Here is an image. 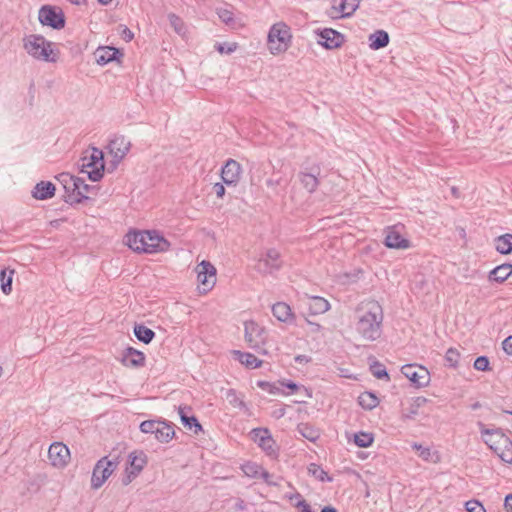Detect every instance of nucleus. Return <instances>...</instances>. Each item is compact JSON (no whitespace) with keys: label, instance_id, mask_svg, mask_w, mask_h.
<instances>
[{"label":"nucleus","instance_id":"nucleus-1","mask_svg":"<svg viewBox=\"0 0 512 512\" xmlns=\"http://www.w3.org/2000/svg\"><path fill=\"white\" fill-rule=\"evenodd\" d=\"M355 323L357 333L367 341H376L382 335L383 309L378 302L371 301L357 310Z\"/></svg>","mask_w":512,"mask_h":512},{"label":"nucleus","instance_id":"nucleus-2","mask_svg":"<svg viewBox=\"0 0 512 512\" xmlns=\"http://www.w3.org/2000/svg\"><path fill=\"white\" fill-rule=\"evenodd\" d=\"M54 43L40 34H30L23 38V48L34 59L54 63L58 56L54 51Z\"/></svg>","mask_w":512,"mask_h":512},{"label":"nucleus","instance_id":"nucleus-3","mask_svg":"<svg viewBox=\"0 0 512 512\" xmlns=\"http://www.w3.org/2000/svg\"><path fill=\"white\" fill-rule=\"evenodd\" d=\"M481 434L488 447L506 463H512V441L502 429L482 428Z\"/></svg>","mask_w":512,"mask_h":512},{"label":"nucleus","instance_id":"nucleus-4","mask_svg":"<svg viewBox=\"0 0 512 512\" xmlns=\"http://www.w3.org/2000/svg\"><path fill=\"white\" fill-rule=\"evenodd\" d=\"M292 35L290 28L284 22L275 23L268 33V43L272 54H278L288 49Z\"/></svg>","mask_w":512,"mask_h":512},{"label":"nucleus","instance_id":"nucleus-5","mask_svg":"<svg viewBox=\"0 0 512 512\" xmlns=\"http://www.w3.org/2000/svg\"><path fill=\"white\" fill-rule=\"evenodd\" d=\"M104 167V154L98 148H93L89 156L81 158V172L87 173L88 178L93 182L103 177Z\"/></svg>","mask_w":512,"mask_h":512},{"label":"nucleus","instance_id":"nucleus-6","mask_svg":"<svg viewBox=\"0 0 512 512\" xmlns=\"http://www.w3.org/2000/svg\"><path fill=\"white\" fill-rule=\"evenodd\" d=\"M143 433L154 434L155 438L162 443L169 442L175 435L173 425L165 420H146L140 424Z\"/></svg>","mask_w":512,"mask_h":512},{"label":"nucleus","instance_id":"nucleus-7","mask_svg":"<svg viewBox=\"0 0 512 512\" xmlns=\"http://www.w3.org/2000/svg\"><path fill=\"white\" fill-rule=\"evenodd\" d=\"M117 465V461L109 460L108 457H102L98 460L92 472L91 487L99 489L115 471Z\"/></svg>","mask_w":512,"mask_h":512},{"label":"nucleus","instance_id":"nucleus-8","mask_svg":"<svg viewBox=\"0 0 512 512\" xmlns=\"http://www.w3.org/2000/svg\"><path fill=\"white\" fill-rule=\"evenodd\" d=\"M251 439L273 459L278 457V448L270 431L267 428H254L250 432Z\"/></svg>","mask_w":512,"mask_h":512},{"label":"nucleus","instance_id":"nucleus-9","mask_svg":"<svg viewBox=\"0 0 512 512\" xmlns=\"http://www.w3.org/2000/svg\"><path fill=\"white\" fill-rule=\"evenodd\" d=\"M38 19L42 25L56 30L64 28L66 22L62 10L50 5H44L40 8Z\"/></svg>","mask_w":512,"mask_h":512},{"label":"nucleus","instance_id":"nucleus-10","mask_svg":"<svg viewBox=\"0 0 512 512\" xmlns=\"http://www.w3.org/2000/svg\"><path fill=\"white\" fill-rule=\"evenodd\" d=\"M282 265L283 260L280 252L275 248H271L259 258L255 268L261 274H272L280 270Z\"/></svg>","mask_w":512,"mask_h":512},{"label":"nucleus","instance_id":"nucleus-11","mask_svg":"<svg viewBox=\"0 0 512 512\" xmlns=\"http://www.w3.org/2000/svg\"><path fill=\"white\" fill-rule=\"evenodd\" d=\"M245 340L249 347L260 352L261 347L265 344L267 332L264 327L260 326L255 321H246L244 323Z\"/></svg>","mask_w":512,"mask_h":512},{"label":"nucleus","instance_id":"nucleus-12","mask_svg":"<svg viewBox=\"0 0 512 512\" xmlns=\"http://www.w3.org/2000/svg\"><path fill=\"white\" fill-rule=\"evenodd\" d=\"M401 373L411 381L416 388L426 387L430 382V373L427 368L417 364H406Z\"/></svg>","mask_w":512,"mask_h":512},{"label":"nucleus","instance_id":"nucleus-13","mask_svg":"<svg viewBox=\"0 0 512 512\" xmlns=\"http://www.w3.org/2000/svg\"><path fill=\"white\" fill-rule=\"evenodd\" d=\"M403 225L389 226L385 230L384 244L392 249H407L410 241L402 236Z\"/></svg>","mask_w":512,"mask_h":512},{"label":"nucleus","instance_id":"nucleus-14","mask_svg":"<svg viewBox=\"0 0 512 512\" xmlns=\"http://www.w3.org/2000/svg\"><path fill=\"white\" fill-rule=\"evenodd\" d=\"M50 464L56 468H64L70 460L69 448L62 442H54L48 449Z\"/></svg>","mask_w":512,"mask_h":512},{"label":"nucleus","instance_id":"nucleus-15","mask_svg":"<svg viewBox=\"0 0 512 512\" xmlns=\"http://www.w3.org/2000/svg\"><path fill=\"white\" fill-rule=\"evenodd\" d=\"M321 168L318 164L313 165L309 170H301L298 173V179L302 187L309 193L317 190L320 184Z\"/></svg>","mask_w":512,"mask_h":512},{"label":"nucleus","instance_id":"nucleus-16","mask_svg":"<svg viewBox=\"0 0 512 512\" xmlns=\"http://www.w3.org/2000/svg\"><path fill=\"white\" fill-rule=\"evenodd\" d=\"M197 280L203 286L204 291L212 289L216 282V268L206 260L198 264Z\"/></svg>","mask_w":512,"mask_h":512},{"label":"nucleus","instance_id":"nucleus-17","mask_svg":"<svg viewBox=\"0 0 512 512\" xmlns=\"http://www.w3.org/2000/svg\"><path fill=\"white\" fill-rule=\"evenodd\" d=\"M146 253L153 254L165 252L170 248L169 241L155 230L146 231Z\"/></svg>","mask_w":512,"mask_h":512},{"label":"nucleus","instance_id":"nucleus-18","mask_svg":"<svg viewBox=\"0 0 512 512\" xmlns=\"http://www.w3.org/2000/svg\"><path fill=\"white\" fill-rule=\"evenodd\" d=\"M318 35L320 37L319 44L329 50L339 48L344 43V35L332 28H325Z\"/></svg>","mask_w":512,"mask_h":512},{"label":"nucleus","instance_id":"nucleus-19","mask_svg":"<svg viewBox=\"0 0 512 512\" xmlns=\"http://www.w3.org/2000/svg\"><path fill=\"white\" fill-rule=\"evenodd\" d=\"M241 165L234 159H229L222 167L221 178L226 185H236L240 180Z\"/></svg>","mask_w":512,"mask_h":512},{"label":"nucleus","instance_id":"nucleus-20","mask_svg":"<svg viewBox=\"0 0 512 512\" xmlns=\"http://www.w3.org/2000/svg\"><path fill=\"white\" fill-rule=\"evenodd\" d=\"M130 142L124 136H116L108 144L110 154L113 155L115 161L120 162L130 150Z\"/></svg>","mask_w":512,"mask_h":512},{"label":"nucleus","instance_id":"nucleus-21","mask_svg":"<svg viewBox=\"0 0 512 512\" xmlns=\"http://www.w3.org/2000/svg\"><path fill=\"white\" fill-rule=\"evenodd\" d=\"M121 362L126 367L139 368L145 365V355L143 352L127 347L122 354Z\"/></svg>","mask_w":512,"mask_h":512},{"label":"nucleus","instance_id":"nucleus-22","mask_svg":"<svg viewBox=\"0 0 512 512\" xmlns=\"http://www.w3.org/2000/svg\"><path fill=\"white\" fill-rule=\"evenodd\" d=\"M124 239L125 244L133 251L146 253V231H130Z\"/></svg>","mask_w":512,"mask_h":512},{"label":"nucleus","instance_id":"nucleus-23","mask_svg":"<svg viewBox=\"0 0 512 512\" xmlns=\"http://www.w3.org/2000/svg\"><path fill=\"white\" fill-rule=\"evenodd\" d=\"M94 55L96 63L101 66H104L114 60H118V58L121 57L123 54L117 48L105 46L99 47L95 51Z\"/></svg>","mask_w":512,"mask_h":512},{"label":"nucleus","instance_id":"nucleus-24","mask_svg":"<svg viewBox=\"0 0 512 512\" xmlns=\"http://www.w3.org/2000/svg\"><path fill=\"white\" fill-rule=\"evenodd\" d=\"M272 314L280 322L291 324L295 321V314L285 302H277L272 305Z\"/></svg>","mask_w":512,"mask_h":512},{"label":"nucleus","instance_id":"nucleus-25","mask_svg":"<svg viewBox=\"0 0 512 512\" xmlns=\"http://www.w3.org/2000/svg\"><path fill=\"white\" fill-rule=\"evenodd\" d=\"M129 459L131 470L127 472V477L126 479L123 480V483L125 485L129 484L131 482V479L137 476L146 464V456L143 452H141L139 455L131 453L129 455Z\"/></svg>","mask_w":512,"mask_h":512},{"label":"nucleus","instance_id":"nucleus-26","mask_svg":"<svg viewBox=\"0 0 512 512\" xmlns=\"http://www.w3.org/2000/svg\"><path fill=\"white\" fill-rule=\"evenodd\" d=\"M55 194V185L50 181L37 183L32 191V196L37 200L52 198Z\"/></svg>","mask_w":512,"mask_h":512},{"label":"nucleus","instance_id":"nucleus-27","mask_svg":"<svg viewBox=\"0 0 512 512\" xmlns=\"http://www.w3.org/2000/svg\"><path fill=\"white\" fill-rule=\"evenodd\" d=\"M77 180L78 177L75 176L63 187L65 190L64 201L70 205L81 203V196H79L80 193L77 191V189H79Z\"/></svg>","mask_w":512,"mask_h":512},{"label":"nucleus","instance_id":"nucleus-28","mask_svg":"<svg viewBox=\"0 0 512 512\" xmlns=\"http://www.w3.org/2000/svg\"><path fill=\"white\" fill-rule=\"evenodd\" d=\"M429 400L425 397L418 396L412 399L410 405L402 412V419H414L419 413V409L425 406Z\"/></svg>","mask_w":512,"mask_h":512},{"label":"nucleus","instance_id":"nucleus-29","mask_svg":"<svg viewBox=\"0 0 512 512\" xmlns=\"http://www.w3.org/2000/svg\"><path fill=\"white\" fill-rule=\"evenodd\" d=\"M389 34L384 30H377L369 35V47L372 50L385 48L389 44Z\"/></svg>","mask_w":512,"mask_h":512},{"label":"nucleus","instance_id":"nucleus-30","mask_svg":"<svg viewBox=\"0 0 512 512\" xmlns=\"http://www.w3.org/2000/svg\"><path fill=\"white\" fill-rule=\"evenodd\" d=\"M512 274V264L504 263L497 267L489 273V280L495 281L498 283L504 282L510 275Z\"/></svg>","mask_w":512,"mask_h":512},{"label":"nucleus","instance_id":"nucleus-31","mask_svg":"<svg viewBox=\"0 0 512 512\" xmlns=\"http://www.w3.org/2000/svg\"><path fill=\"white\" fill-rule=\"evenodd\" d=\"M236 359L247 368L255 369L261 366L262 361L259 360L254 354L248 352L234 351Z\"/></svg>","mask_w":512,"mask_h":512},{"label":"nucleus","instance_id":"nucleus-32","mask_svg":"<svg viewBox=\"0 0 512 512\" xmlns=\"http://www.w3.org/2000/svg\"><path fill=\"white\" fill-rule=\"evenodd\" d=\"M179 415H180L181 422L184 425V427H186L190 430L194 429L195 434H198L200 431H202V426L199 423L198 419L194 415L189 416L186 413V408L180 407Z\"/></svg>","mask_w":512,"mask_h":512},{"label":"nucleus","instance_id":"nucleus-33","mask_svg":"<svg viewBox=\"0 0 512 512\" xmlns=\"http://www.w3.org/2000/svg\"><path fill=\"white\" fill-rule=\"evenodd\" d=\"M495 249L500 254H510L512 252V234L498 236L494 240Z\"/></svg>","mask_w":512,"mask_h":512},{"label":"nucleus","instance_id":"nucleus-34","mask_svg":"<svg viewBox=\"0 0 512 512\" xmlns=\"http://www.w3.org/2000/svg\"><path fill=\"white\" fill-rule=\"evenodd\" d=\"M298 433L309 440L310 442H315L320 437L319 429L315 428L313 425L309 423H300L297 426Z\"/></svg>","mask_w":512,"mask_h":512},{"label":"nucleus","instance_id":"nucleus-35","mask_svg":"<svg viewBox=\"0 0 512 512\" xmlns=\"http://www.w3.org/2000/svg\"><path fill=\"white\" fill-rule=\"evenodd\" d=\"M134 335L139 341L149 344L154 339L155 332L143 324H136L134 326Z\"/></svg>","mask_w":512,"mask_h":512},{"label":"nucleus","instance_id":"nucleus-36","mask_svg":"<svg viewBox=\"0 0 512 512\" xmlns=\"http://www.w3.org/2000/svg\"><path fill=\"white\" fill-rule=\"evenodd\" d=\"M360 0H341L339 5V12L342 18L351 17L358 9Z\"/></svg>","mask_w":512,"mask_h":512},{"label":"nucleus","instance_id":"nucleus-37","mask_svg":"<svg viewBox=\"0 0 512 512\" xmlns=\"http://www.w3.org/2000/svg\"><path fill=\"white\" fill-rule=\"evenodd\" d=\"M412 448L419 451V457H421L424 461L437 463L440 459L437 452H433L430 448L423 447L421 444L416 442L412 444Z\"/></svg>","mask_w":512,"mask_h":512},{"label":"nucleus","instance_id":"nucleus-38","mask_svg":"<svg viewBox=\"0 0 512 512\" xmlns=\"http://www.w3.org/2000/svg\"><path fill=\"white\" fill-rule=\"evenodd\" d=\"M14 270L3 269L0 272L1 290L4 294L9 295L12 291Z\"/></svg>","mask_w":512,"mask_h":512},{"label":"nucleus","instance_id":"nucleus-39","mask_svg":"<svg viewBox=\"0 0 512 512\" xmlns=\"http://www.w3.org/2000/svg\"><path fill=\"white\" fill-rule=\"evenodd\" d=\"M308 473L321 482H332L333 478L318 464L311 463L308 466Z\"/></svg>","mask_w":512,"mask_h":512},{"label":"nucleus","instance_id":"nucleus-40","mask_svg":"<svg viewBox=\"0 0 512 512\" xmlns=\"http://www.w3.org/2000/svg\"><path fill=\"white\" fill-rule=\"evenodd\" d=\"M358 401H359V404L364 409H367V410H371V409L375 408L379 403V400L376 397V395L374 393L368 392V391L360 394Z\"/></svg>","mask_w":512,"mask_h":512},{"label":"nucleus","instance_id":"nucleus-41","mask_svg":"<svg viewBox=\"0 0 512 512\" xmlns=\"http://www.w3.org/2000/svg\"><path fill=\"white\" fill-rule=\"evenodd\" d=\"M310 308L312 309L313 313L321 314L327 312L330 309V303L323 297L314 296L311 298Z\"/></svg>","mask_w":512,"mask_h":512},{"label":"nucleus","instance_id":"nucleus-42","mask_svg":"<svg viewBox=\"0 0 512 512\" xmlns=\"http://www.w3.org/2000/svg\"><path fill=\"white\" fill-rule=\"evenodd\" d=\"M168 20L174 31L180 35L185 36L187 33V26L184 21L174 13L168 14Z\"/></svg>","mask_w":512,"mask_h":512},{"label":"nucleus","instance_id":"nucleus-43","mask_svg":"<svg viewBox=\"0 0 512 512\" xmlns=\"http://www.w3.org/2000/svg\"><path fill=\"white\" fill-rule=\"evenodd\" d=\"M262 466L255 462H246L241 466L243 473L249 478H259Z\"/></svg>","mask_w":512,"mask_h":512},{"label":"nucleus","instance_id":"nucleus-44","mask_svg":"<svg viewBox=\"0 0 512 512\" xmlns=\"http://www.w3.org/2000/svg\"><path fill=\"white\" fill-rule=\"evenodd\" d=\"M374 437L371 433L359 432L354 434V443L360 448H367L372 445Z\"/></svg>","mask_w":512,"mask_h":512},{"label":"nucleus","instance_id":"nucleus-45","mask_svg":"<svg viewBox=\"0 0 512 512\" xmlns=\"http://www.w3.org/2000/svg\"><path fill=\"white\" fill-rule=\"evenodd\" d=\"M370 372L377 379L386 378L387 380H389V375H388V372H387L385 366L377 360H373L370 363Z\"/></svg>","mask_w":512,"mask_h":512},{"label":"nucleus","instance_id":"nucleus-46","mask_svg":"<svg viewBox=\"0 0 512 512\" xmlns=\"http://www.w3.org/2000/svg\"><path fill=\"white\" fill-rule=\"evenodd\" d=\"M288 499L290 501L298 499V502H294L293 506L299 509L301 512H314L311 509V506L307 503V501L302 497V495L299 492L289 495Z\"/></svg>","mask_w":512,"mask_h":512},{"label":"nucleus","instance_id":"nucleus-47","mask_svg":"<svg viewBox=\"0 0 512 512\" xmlns=\"http://www.w3.org/2000/svg\"><path fill=\"white\" fill-rule=\"evenodd\" d=\"M460 358V353L455 348H449L445 354V361L450 367H457Z\"/></svg>","mask_w":512,"mask_h":512},{"label":"nucleus","instance_id":"nucleus-48","mask_svg":"<svg viewBox=\"0 0 512 512\" xmlns=\"http://www.w3.org/2000/svg\"><path fill=\"white\" fill-rule=\"evenodd\" d=\"M217 15L222 22L229 25L234 22L233 12L228 8H218Z\"/></svg>","mask_w":512,"mask_h":512},{"label":"nucleus","instance_id":"nucleus-49","mask_svg":"<svg viewBox=\"0 0 512 512\" xmlns=\"http://www.w3.org/2000/svg\"><path fill=\"white\" fill-rule=\"evenodd\" d=\"M467 512H486L485 507L478 500H469L465 503Z\"/></svg>","mask_w":512,"mask_h":512},{"label":"nucleus","instance_id":"nucleus-50","mask_svg":"<svg viewBox=\"0 0 512 512\" xmlns=\"http://www.w3.org/2000/svg\"><path fill=\"white\" fill-rule=\"evenodd\" d=\"M474 368L478 371L489 370V359L486 356H479L474 361Z\"/></svg>","mask_w":512,"mask_h":512},{"label":"nucleus","instance_id":"nucleus-51","mask_svg":"<svg viewBox=\"0 0 512 512\" xmlns=\"http://www.w3.org/2000/svg\"><path fill=\"white\" fill-rule=\"evenodd\" d=\"M77 186H79V189H77V191H79V193H80L79 196H81V203H82L84 200L88 199V197L86 196V193H88L90 191L91 187L85 183L84 179L79 178V177L77 180Z\"/></svg>","mask_w":512,"mask_h":512},{"label":"nucleus","instance_id":"nucleus-52","mask_svg":"<svg viewBox=\"0 0 512 512\" xmlns=\"http://www.w3.org/2000/svg\"><path fill=\"white\" fill-rule=\"evenodd\" d=\"M227 399L235 407H243L244 406V402L238 398L237 393L234 389L228 390Z\"/></svg>","mask_w":512,"mask_h":512},{"label":"nucleus","instance_id":"nucleus-53","mask_svg":"<svg viewBox=\"0 0 512 512\" xmlns=\"http://www.w3.org/2000/svg\"><path fill=\"white\" fill-rule=\"evenodd\" d=\"M257 385H258V387L269 392L270 394H277L280 391V389L278 387H276L274 384H271L270 382H267V381H258Z\"/></svg>","mask_w":512,"mask_h":512},{"label":"nucleus","instance_id":"nucleus-54","mask_svg":"<svg viewBox=\"0 0 512 512\" xmlns=\"http://www.w3.org/2000/svg\"><path fill=\"white\" fill-rule=\"evenodd\" d=\"M259 478L263 479L269 486H278V483L272 480V475L264 468H262Z\"/></svg>","mask_w":512,"mask_h":512},{"label":"nucleus","instance_id":"nucleus-55","mask_svg":"<svg viewBox=\"0 0 512 512\" xmlns=\"http://www.w3.org/2000/svg\"><path fill=\"white\" fill-rule=\"evenodd\" d=\"M75 176L71 175L70 173H66V172H63V173H60L56 179L58 180V182L64 187L67 185V183L72 180Z\"/></svg>","mask_w":512,"mask_h":512},{"label":"nucleus","instance_id":"nucleus-56","mask_svg":"<svg viewBox=\"0 0 512 512\" xmlns=\"http://www.w3.org/2000/svg\"><path fill=\"white\" fill-rule=\"evenodd\" d=\"M266 185L269 187V188H272L273 190L276 189L277 186H282L283 185V178L282 177H279V178H269L266 180Z\"/></svg>","mask_w":512,"mask_h":512},{"label":"nucleus","instance_id":"nucleus-57","mask_svg":"<svg viewBox=\"0 0 512 512\" xmlns=\"http://www.w3.org/2000/svg\"><path fill=\"white\" fill-rule=\"evenodd\" d=\"M502 348L508 355H512V335L502 342Z\"/></svg>","mask_w":512,"mask_h":512},{"label":"nucleus","instance_id":"nucleus-58","mask_svg":"<svg viewBox=\"0 0 512 512\" xmlns=\"http://www.w3.org/2000/svg\"><path fill=\"white\" fill-rule=\"evenodd\" d=\"M121 37L126 42H130L134 38V33L126 26L123 27Z\"/></svg>","mask_w":512,"mask_h":512},{"label":"nucleus","instance_id":"nucleus-59","mask_svg":"<svg viewBox=\"0 0 512 512\" xmlns=\"http://www.w3.org/2000/svg\"><path fill=\"white\" fill-rule=\"evenodd\" d=\"M213 192L218 198H222L225 195V187L222 183H215L213 186Z\"/></svg>","mask_w":512,"mask_h":512},{"label":"nucleus","instance_id":"nucleus-60","mask_svg":"<svg viewBox=\"0 0 512 512\" xmlns=\"http://www.w3.org/2000/svg\"><path fill=\"white\" fill-rule=\"evenodd\" d=\"M217 50H218L220 53H227V54H230V53H232V52L235 50V47H231V46L224 47V45L219 44V45L217 46Z\"/></svg>","mask_w":512,"mask_h":512},{"label":"nucleus","instance_id":"nucleus-61","mask_svg":"<svg viewBox=\"0 0 512 512\" xmlns=\"http://www.w3.org/2000/svg\"><path fill=\"white\" fill-rule=\"evenodd\" d=\"M504 505L507 511L512 512V493L506 496Z\"/></svg>","mask_w":512,"mask_h":512},{"label":"nucleus","instance_id":"nucleus-62","mask_svg":"<svg viewBox=\"0 0 512 512\" xmlns=\"http://www.w3.org/2000/svg\"><path fill=\"white\" fill-rule=\"evenodd\" d=\"M285 386H286L288 389H290L292 393H293V392H295V391H297V390H298V388H299V387H298V385H297L296 383L292 382V381L287 382V383L285 384Z\"/></svg>","mask_w":512,"mask_h":512},{"label":"nucleus","instance_id":"nucleus-63","mask_svg":"<svg viewBox=\"0 0 512 512\" xmlns=\"http://www.w3.org/2000/svg\"><path fill=\"white\" fill-rule=\"evenodd\" d=\"M321 512H337V510L332 506H325L322 508Z\"/></svg>","mask_w":512,"mask_h":512},{"label":"nucleus","instance_id":"nucleus-64","mask_svg":"<svg viewBox=\"0 0 512 512\" xmlns=\"http://www.w3.org/2000/svg\"><path fill=\"white\" fill-rule=\"evenodd\" d=\"M295 361L301 363L303 361H308V359L305 355H298L295 357Z\"/></svg>","mask_w":512,"mask_h":512}]
</instances>
